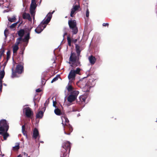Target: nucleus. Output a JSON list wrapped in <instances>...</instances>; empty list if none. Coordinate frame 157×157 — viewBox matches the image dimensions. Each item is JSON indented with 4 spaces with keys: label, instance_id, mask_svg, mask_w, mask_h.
<instances>
[{
    "label": "nucleus",
    "instance_id": "nucleus-1",
    "mask_svg": "<svg viewBox=\"0 0 157 157\" xmlns=\"http://www.w3.org/2000/svg\"><path fill=\"white\" fill-rule=\"evenodd\" d=\"M54 10L52 12H49L45 18L42 21L40 24L35 29V32L39 34L41 33L46 27L47 25L49 23L52 17V15L54 12Z\"/></svg>",
    "mask_w": 157,
    "mask_h": 157
},
{
    "label": "nucleus",
    "instance_id": "nucleus-2",
    "mask_svg": "<svg viewBox=\"0 0 157 157\" xmlns=\"http://www.w3.org/2000/svg\"><path fill=\"white\" fill-rule=\"evenodd\" d=\"M62 147L60 157H68L71 148L70 143L68 141L63 143Z\"/></svg>",
    "mask_w": 157,
    "mask_h": 157
},
{
    "label": "nucleus",
    "instance_id": "nucleus-3",
    "mask_svg": "<svg viewBox=\"0 0 157 157\" xmlns=\"http://www.w3.org/2000/svg\"><path fill=\"white\" fill-rule=\"evenodd\" d=\"M24 63L21 62L17 65L16 66L15 71H14V68H12V75L11 77L12 78L15 77H19L17 75V74H21L23 71Z\"/></svg>",
    "mask_w": 157,
    "mask_h": 157
},
{
    "label": "nucleus",
    "instance_id": "nucleus-4",
    "mask_svg": "<svg viewBox=\"0 0 157 157\" xmlns=\"http://www.w3.org/2000/svg\"><path fill=\"white\" fill-rule=\"evenodd\" d=\"M63 118L65 119V122L66 123L65 125L62 123V124L64 126V133L67 135H70L71 133L73 131V128L69 124V121L67 117L66 116H64L63 117Z\"/></svg>",
    "mask_w": 157,
    "mask_h": 157
},
{
    "label": "nucleus",
    "instance_id": "nucleus-5",
    "mask_svg": "<svg viewBox=\"0 0 157 157\" xmlns=\"http://www.w3.org/2000/svg\"><path fill=\"white\" fill-rule=\"evenodd\" d=\"M9 128V124L5 119H2L0 121V134L8 131Z\"/></svg>",
    "mask_w": 157,
    "mask_h": 157
},
{
    "label": "nucleus",
    "instance_id": "nucleus-6",
    "mask_svg": "<svg viewBox=\"0 0 157 157\" xmlns=\"http://www.w3.org/2000/svg\"><path fill=\"white\" fill-rule=\"evenodd\" d=\"M68 25L70 28L71 29L73 34H76L78 31L76 26V23L75 20H70L68 21Z\"/></svg>",
    "mask_w": 157,
    "mask_h": 157
},
{
    "label": "nucleus",
    "instance_id": "nucleus-7",
    "mask_svg": "<svg viewBox=\"0 0 157 157\" xmlns=\"http://www.w3.org/2000/svg\"><path fill=\"white\" fill-rule=\"evenodd\" d=\"M79 93V92L77 90H74L71 93L67 98L68 101L71 102L74 101L76 98L77 97Z\"/></svg>",
    "mask_w": 157,
    "mask_h": 157
},
{
    "label": "nucleus",
    "instance_id": "nucleus-8",
    "mask_svg": "<svg viewBox=\"0 0 157 157\" xmlns=\"http://www.w3.org/2000/svg\"><path fill=\"white\" fill-rule=\"evenodd\" d=\"M30 30L27 33V34L25 35L24 38H22V41L25 43L23 45V46L25 47H26L28 44L29 40L30 39Z\"/></svg>",
    "mask_w": 157,
    "mask_h": 157
},
{
    "label": "nucleus",
    "instance_id": "nucleus-9",
    "mask_svg": "<svg viewBox=\"0 0 157 157\" xmlns=\"http://www.w3.org/2000/svg\"><path fill=\"white\" fill-rule=\"evenodd\" d=\"M37 5L36 3H31L30 8V12L32 16L33 17V19H34L35 14V9Z\"/></svg>",
    "mask_w": 157,
    "mask_h": 157
},
{
    "label": "nucleus",
    "instance_id": "nucleus-10",
    "mask_svg": "<svg viewBox=\"0 0 157 157\" xmlns=\"http://www.w3.org/2000/svg\"><path fill=\"white\" fill-rule=\"evenodd\" d=\"M26 109L24 112L25 111V115L27 118H31L33 115V112L31 109Z\"/></svg>",
    "mask_w": 157,
    "mask_h": 157
},
{
    "label": "nucleus",
    "instance_id": "nucleus-11",
    "mask_svg": "<svg viewBox=\"0 0 157 157\" xmlns=\"http://www.w3.org/2000/svg\"><path fill=\"white\" fill-rule=\"evenodd\" d=\"M5 74L4 69L0 71V90L2 91V80Z\"/></svg>",
    "mask_w": 157,
    "mask_h": 157
},
{
    "label": "nucleus",
    "instance_id": "nucleus-12",
    "mask_svg": "<svg viewBox=\"0 0 157 157\" xmlns=\"http://www.w3.org/2000/svg\"><path fill=\"white\" fill-rule=\"evenodd\" d=\"M79 57L75 53H71L69 58V60L71 62L75 61L77 59H79Z\"/></svg>",
    "mask_w": 157,
    "mask_h": 157
},
{
    "label": "nucleus",
    "instance_id": "nucleus-13",
    "mask_svg": "<svg viewBox=\"0 0 157 157\" xmlns=\"http://www.w3.org/2000/svg\"><path fill=\"white\" fill-rule=\"evenodd\" d=\"M96 80V79L93 78L90 79L86 84V86L88 85L90 87H93L95 85L96 82L95 81Z\"/></svg>",
    "mask_w": 157,
    "mask_h": 157
},
{
    "label": "nucleus",
    "instance_id": "nucleus-14",
    "mask_svg": "<svg viewBox=\"0 0 157 157\" xmlns=\"http://www.w3.org/2000/svg\"><path fill=\"white\" fill-rule=\"evenodd\" d=\"M73 72L71 70L68 75V78L70 82H72V81L74 80L75 79L76 75L74 73V71Z\"/></svg>",
    "mask_w": 157,
    "mask_h": 157
},
{
    "label": "nucleus",
    "instance_id": "nucleus-15",
    "mask_svg": "<svg viewBox=\"0 0 157 157\" xmlns=\"http://www.w3.org/2000/svg\"><path fill=\"white\" fill-rule=\"evenodd\" d=\"M63 109H55L54 113L56 115L58 116H61L63 115L64 113L63 111Z\"/></svg>",
    "mask_w": 157,
    "mask_h": 157
},
{
    "label": "nucleus",
    "instance_id": "nucleus-16",
    "mask_svg": "<svg viewBox=\"0 0 157 157\" xmlns=\"http://www.w3.org/2000/svg\"><path fill=\"white\" fill-rule=\"evenodd\" d=\"M22 17L23 19H27L29 21H32V18H31L29 14L27 13L26 12H24L22 15Z\"/></svg>",
    "mask_w": 157,
    "mask_h": 157
},
{
    "label": "nucleus",
    "instance_id": "nucleus-17",
    "mask_svg": "<svg viewBox=\"0 0 157 157\" xmlns=\"http://www.w3.org/2000/svg\"><path fill=\"white\" fill-rule=\"evenodd\" d=\"M72 62L71 66L74 68L75 66H80L81 65L80 62L79 61L78 59H77L75 61Z\"/></svg>",
    "mask_w": 157,
    "mask_h": 157
},
{
    "label": "nucleus",
    "instance_id": "nucleus-18",
    "mask_svg": "<svg viewBox=\"0 0 157 157\" xmlns=\"http://www.w3.org/2000/svg\"><path fill=\"white\" fill-rule=\"evenodd\" d=\"M44 113L43 111L40 110L39 111L36 115V119H41L44 115Z\"/></svg>",
    "mask_w": 157,
    "mask_h": 157
},
{
    "label": "nucleus",
    "instance_id": "nucleus-19",
    "mask_svg": "<svg viewBox=\"0 0 157 157\" xmlns=\"http://www.w3.org/2000/svg\"><path fill=\"white\" fill-rule=\"evenodd\" d=\"M89 60L91 65H93L95 63L96 59L95 57L92 56H90L89 57Z\"/></svg>",
    "mask_w": 157,
    "mask_h": 157
},
{
    "label": "nucleus",
    "instance_id": "nucleus-20",
    "mask_svg": "<svg viewBox=\"0 0 157 157\" xmlns=\"http://www.w3.org/2000/svg\"><path fill=\"white\" fill-rule=\"evenodd\" d=\"M39 135V132L36 128H35L33 131V137L35 139L37 138Z\"/></svg>",
    "mask_w": 157,
    "mask_h": 157
},
{
    "label": "nucleus",
    "instance_id": "nucleus-21",
    "mask_svg": "<svg viewBox=\"0 0 157 157\" xmlns=\"http://www.w3.org/2000/svg\"><path fill=\"white\" fill-rule=\"evenodd\" d=\"M7 132V131H5L4 132H2V134H0V135L3 136L4 140H6L7 138L9 136V134Z\"/></svg>",
    "mask_w": 157,
    "mask_h": 157
},
{
    "label": "nucleus",
    "instance_id": "nucleus-22",
    "mask_svg": "<svg viewBox=\"0 0 157 157\" xmlns=\"http://www.w3.org/2000/svg\"><path fill=\"white\" fill-rule=\"evenodd\" d=\"M71 82H70V81H69L68 85L66 87V88L68 92L72 91V92L73 91L72 90L74 89V88L70 84V83Z\"/></svg>",
    "mask_w": 157,
    "mask_h": 157
},
{
    "label": "nucleus",
    "instance_id": "nucleus-23",
    "mask_svg": "<svg viewBox=\"0 0 157 157\" xmlns=\"http://www.w3.org/2000/svg\"><path fill=\"white\" fill-rule=\"evenodd\" d=\"M75 49L76 53L78 55V57H79L81 52V50L80 49V47L79 45L76 44L75 46Z\"/></svg>",
    "mask_w": 157,
    "mask_h": 157
},
{
    "label": "nucleus",
    "instance_id": "nucleus-24",
    "mask_svg": "<svg viewBox=\"0 0 157 157\" xmlns=\"http://www.w3.org/2000/svg\"><path fill=\"white\" fill-rule=\"evenodd\" d=\"M25 32L23 29H20L18 32V35L19 36V37L22 38L25 34Z\"/></svg>",
    "mask_w": 157,
    "mask_h": 157
},
{
    "label": "nucleus",
    "instance_id": "nucleus-25",
    "mask_svg": "<svg viewBox=\"0 0 157 157\" xmlns=\"http://www.w3.org/2000/svg\"><path fill=\"white\" fill-rule=\"evenodd\" d=\"M74 68L72 67V69L71 70V71L73 72V71H74V73L75 74V75H76V74H79L81 70V69L77 67L76 68V69L75 70L74 69Z\"/></svg>",
    "mask_w": 157,
    "mask_h": 157
},
{
    "label": "nucleus",
    "instance_id": "nucleus-26",
    "mask_svg": "<svg viewBox=\"0 0 157 157\" xmlns=\"http://www.w3.org/2000/svg\"><path fill=\"white\" fill-rule=\"evenodd\" d=\"M87 98V96L86 95H82L79 97V99L80 101L85 102L86 99Z\"/></svg>",
    "mask_w": 157,
    "mask_h": 157
},
{
    "label": "nucleus",
    "instance_id": "nucleus-27",
    "mask_svg": "<svg viewBox=\"0 0 157 157\" xmlns=\"http://www.w3.org/2000/svg\"><path fill=\"white\" fill-rule=\"evenodd\" d=\"M16 145L14 147H13V150L15 151H17L20 148V144L19 143H17L16 144Z\"/></svg>",
    "mask_w": 157,
    "mask_h": 157
},
{
    "label": "nucleus",
    "instance_id": "nucleus-28",
    "mask_svg": "<svg viewBox=\"0 0 157 157\" xmlns=\"http://www.w3.org/2000/svg\"><path fill=\"white\" fill-rule=\"evenodd\" d=\"M21 40L22 41V39L21 38V37H19L17 38L14 45L18 46V45L20 43Z\"/></svg>",
    "mask_w": 157,
    "mask_h": 157
},
{
    "label": "nucleus",
    "instance_id": "nucleus-29",
    "mask_svg": "<svg viewBox=\"0 0 157 157\" xmlns=\"http://www.w3.org/2000/svg\"><path fill=\"white\" fill-rule=\"evenodd\" d=\"M19 49V47L18 46L14 45L13 48V53H16L17 51Z\"/></svg>",
    "mask_w": 157,
    "mask_h": 157
},
{
    "label": "nucleus",
    "instance_id": "nucleus-30",
    "mask_svg": "<svg viewBox=\"0 0 157 157\" xmlns=\"http://www.w3.org/2000/svg\"><path fill=\"white\" fill-rule=\"evenodd\" d=\"M51 99V100H53V98H48L46 101L45 102L44 104V108H46V107H47V105L49 103V99Z\"/></svg>",
    "mask_w": 157,
    "mask_h": 157
},
{
    "label": "nucleus",
    "instance_id": "nucleus-31",
    "mask_svg": "<svg viewBox=\"0 0 157 157\" xmlns=\"http://www.w3.org/2000/svg\"><path fill=\"white\" fill-rule=\"evenodd\" d=\"M8 20L11 22L14 21V20L16 19L15 16H13L12 17H8Z\"/></svg>",
    "mask_w": 157,
    "mask_h": 157
},
{
    "label": "nucleus",
    "instance_id": "nucleus-32",
    "mask_svg": "<svg viewBox=\"0 0 157 157\" xmlns=\"http://www.w3.org/2000/svg\"><path fill=\"white\" fill-rule=\"evenodd\" d=\"M79 7L80 6L78 5H75L73 6L72 9L75 11H76L78 9Z\"/></svg>",
    "mask_w": 157,
    "mask_h": 157
},
{
    "label": "nucleus",
    "instance_id": "nucleus-33",
    "mask_svg": "<svg viewBox=\"0 0 157 157\" xmlns=\"http://www.w3.org/2000/svg\"><path fill=\"white\" fill-rule=\"evenodd\" d=\"M59 77V75H57L56 77L54 78L51 82L52 83L53 82H54L56 81L58 79V78Z\"/></svg>",
    "mask_w": 157,
    "mask_h": 157
},
{
    "label": "nucleus",
    "instance_id": "nucleus-34",
    "mask_svg": "<svg viewBox=\"0 0 157 157\" xmlns=\"http://www.w3.org/2000/svg\"><path fill=\"white\" fill-rule=\"evenodd\" d=\"M67 40L68 44L69 46H71V40L70 37L69 36L67 37Z\"/></svg>",
    "mask_w": 157,
    "mask_h": 157
},
{
    "label": "nucleus",
    "instance_id": "nucleus-35",
    "mask_svg": "<svg viewBox=\"0 0 157 157\" xmlns=\"http://www.w3.org/2000/svg\"><path fill=\"white\" fill-rule=\"evenodd\" d=\"M76 11L74 10L72 8L71 9V11L70 13V16L71 17H73V14Z\"/></svg>",
    "mask_w": 157,
    "mask_h": 157
},
{
    "label": "nucleus",
    "instance_id": "nucleus-36",
    "mask_svg": "<svg viewBox=\"0 0 157 157\" xmlns=\"http://www.w3.org/2000/svg\"><path fill=\"white\" fill-rule=\"evenodd\" d=\"M17 22L15 23H14L12 25H11L10 26V28L11 29H13V28L17 25Z\"/></svg>",
    "mask_w": 157,
    "mask_h": 157
},
{
    "label": "nucleus",
    "instance_id": "nucleus-37",
    "mask_svg": "<svg viewBox=\"0 0 157 157\" xmlns=\"http://www.w3.org/2000/svg\"><path fill=\"white\" fill-rule=\"evenodd\" d=\"M52 100L53 101V106L54 107H55V108H58L56 106V102L55 101H54L53 99Z\"/></svg>",
    "mask_w": 157,
    "mask_h": 157
},
{
    "label": "nucleus",
    "instance_id": "nucleus-38",
    "mask_svg": "<svg viewBox=\"0 0 157 157\" xmlns=\"http://www.w3.org/2000/svg\"><path fill=\"white\" fill-rule=\"evenodd\" d=\"M89 11L88 9H87L86 10V17H88L89 16Z\"/></svg>",
    "mask_w": 157,
    "mask_h": 157
},
{
    "label": "nucleus",
    "instance_id": "nucleus-39",
    "mask_svg": "<svg viewBox=\"0 0 157 157\" xmlns=\"http://www.w3.org/2000/svg\"><path fill=\"white\" fill-rule=\"evenodd\" d=\"M8 32V30L7 29H5L4 32V34L5 35V39H6L7 37V35L6 34V33H7Z\"/></svg>",
    "mask_w": 157,
    "mask_h": 157
},
{
    "label": "nucleus",
    "instance_id": "nucleus-40",
    "mask_svg": "<svg viewBox=\"0 0 157 157\" xmlns=\"http://www.w3.org/2000/svg\"><path fill=\"white\" fill-rule=\"evenodd\" d=\"M81 110L80 109H73V110L72 111H79Z\"/></svg>",
    "mask_w": 157,
    "mask_h": 157
},
{
    "label": "nucleus",
    "instance_id": "nucleus-41",
    "mask_svg": "<svg viewBox=\"0 0 157 157\" xmlns=\"http://www.w3.org/2000/svg\"><path fill=\"white\" fill-rule=\"evenodd\" d=\"M5 52L4 50V49H0V54H2L3 55V53Z\"/></svg>",
    "mask_w": 157,
    "mask_h": 157
},
{
    "label": "nucleus",
    "instance_id": "nucleus-42",
    "mask_svg": "<svg viewBox=\"0 0 157 157\" xmlns=\"http://www.w3.org/2000/svg\"><path fill=\"white\" fill-rule=\"evenodd\" d=\"M6 54H7V58H8V57H9V56H10V51H8L7 52Z\"/></svg>",
    "mask_w": 157,
    "mask_h": 157
},
{
    "label": "nucleus",
    "instance_id": "nucleus-43",
    "mask_svg": "<svg viewBox=\"0 0 157 157\" xmlns=\"http://www.w3.org/2000/svg\"><path fill=\"white\" fill-rule=\"evenodd\" d=\"M25 125H23L22 126V131L24 132L25 130Z\"/></svg>",
    "mask_w": 157,
    "mask_h": 157
},
{
    "label": "nucleus",
    "instance_id": "nucleus-44",
    "mask_svg": "<svg viewBox=\"0 0 157 157\" xmlns=\"http://www.w3.org/2000/svg\"><path fill=\"white\" fill-rule=\"evenodd\" d=\"M22 153L23 154V155L24 156L27 157H28V154L27 153H26V152H23Z\"/></svg>",
    "mask_w": 157,
    "mask_h": 157
},
{
    "label": "nucleus",
    "instance_id": "nucleus-45",
    "mask_svg": "<svg viewBox=\"0 0 157 157\" xmlns=\"http://www.w3.org/2000/svg\"><path fill=\"white\" fill-rule=\"evenodd\" d=\"M109 24L108 23H103L102 24V25L104 26H108Z\"/></svg>",
    "mask_w": 157,
    "mask_h": 157
},
{
    "label": "nucleus",
    "instance_id": "nucleus-46",
    "mask_svg": "<svg viewBox=\"0 0 157 157\" xmlns=\"http://www.w3.org/2000/svg\"><path fill=\"white\" fill-rule=\"evenodd\" d=\"M22 132L24 135L26 136H27L26 132L25 131H24V132H23V131H22Z\"/></svg>",
    "mask_w": 157,
    "mask_h": 157
},
{
    "label": "nucleus",
    "instance_id": "nucleus-47",
    "mask_svg": "<svg viewBox=\"0 0 157 157\" xmlns=\"http://www.w3.org/2000/svg\"><path fill=\"white\" fill-rule=\"evenodd\" d=\"M41 90L40 89H37L36 90V92H40L41 91Z\"/></svg>",
    "mask_w": 157,
    "mask_h": 157
},
{
    "label": "nucleus",
    "instance_id": "nucleus-48",
    "mask_svg": "<svg viewBox=\"0 0 157 157\" xmlns=\"http://www.w3.org/2000/svg\"><path fill=\"white\" fill-rule=\"evenodd\" d=\"M32 3H36V0H31V2Z\"/></svg>",
    "mask_w": 157,
    "mask_h": 157
},
{
    "label": "nucleus",
    "instance_id": "nucleus-49",
    "mask_svg": "<svg viewBox=\"0 0 157 157\" xmlns=\"http://www.w3.org/2000/svg\"><path fill=\"white\" fill-rule=\"evenodd\" d=\"M9 11V10H5L3 11V13H5L8 12Z\"/></svg>",
    "mask_w": 157,
    "mask_h": 157
},
{
    "label": "nucleus",
    "instance_id": "nucleus-50",
    "mask_svg": "<svg viewBox=\"0 0 157 157\" xmlns=\"http://www.w3.org/2000/svg\"><path fill=\"white\" fill-rule=\"evenodd\" d=\"M67 33H65L63 35V38H64V36L66 35H67Z\"/></svg>",
    "mask_w": 157,
    "mask_h": 157
},
{
    "label": "nucleus",
    "instance_id": "nucleus-51",
    "mask_svg": "<svg viewBox=\"0 0 157 157\" xmlns=\"http://www.w3.org/2000/svg\"><path fill=\"white\" fill-rule=\"evenodd\" d=\"M17 157H22V156H21V155H19Z\"/></svg>",
    "mask_w": 157,
    "mask_h": 157
},
{
    "label": "nucleus",
    "instance_id": "nucleus-52",
    "mask_svg": "<svg viewBox=\"0 0 157 157\" xmlns=\"http://www.w3.org/2000/svg\"><path fill=\"white\" fill-rule=\"evenodd\" d=\"M25 106H29V105H25Z\"/></svg>",
    "mask_w": 157,
    "mask_h": 157
},
{
    "label": "nucleus",
    "instance_id": "nucleus-53",
    "mask_svg": "<svg viewBox=\"0 0 157 157\" xmlns=\"http://www.w3.org/2000/svg\"><path fill=\"white\" fill-rule=\"evenodd\" d=\"M28 157H31V156L29 155V156H28Z\"/></svg>",
    "mask_w": 157,
    "mask_h": 157
},
{
    "label": "nucleus",
    "instance_id": "nucleus-54",
    "mask_svg": "<svg viewBox=\"0 0 157 157\" xmlns=\"http://www.w3.org/2000/svg\"><path fill=\"white\" fill-rule=\"evenodd\" d=\"M4 85L6 86V85L5 84H4Z\"/></svg>",
    "mask_w": 157,
    "mask_h": 157
},
{
    "label": "nucleus",
    "instance_id": "nucleus-55",
    "mask_svg": "<svg viewBox=\"0 0 157 157\" xmlns=\"http://www.w3.org/2000/svg\"><path fill=\"white\" fill-rule=\"evenodd\" d=\"M80 116V114H78V116Z\"/></svg>",
    "mask_w": 157,
    "mask_h": 157
},
{
    "label": "nucleus",
    "instance_id": "nucleus-56",
    "mask_svg": "<svg viewBox=\"0 0 157 157\" xmlns=\"http://www.w3.org/2000/svg\"><path fill=\"white\" fill-rule=\"evenodd\" d=\"M26 108H29V107H26Z\"/></svg>",
    "mask_w": 157,
    "mask_h": 157
},
{
    "label": "nucleus",
    "instance_id": "nucleus-57",
    "mask_svg": "<svg viewBox=\"0 0 157 157\" xmlns=\"http://www.w3.org/2000/svg\"><path fill=\"white\" fill-rule=\"evenodd\" d=\"M4 155L3 154V155H2V156H4Z\"/></svg>",
    "mask_w": 157,
    "mask_h": 157
},
{
    "label": "nucleus",
    "instance_id": "nucleus-58",
    "mask_svg": "<svg viewBox=\"0 0 157 157\" xmlns=\"http://www.w3.org/2000/svg\"><path fill=\"white\" fill-rule=\"evenodd\" d=\"M2 92V91H1L0 90V93L1 92Z\"/></svg>",
    "mask_w": 157,
    "mask_h": 157
},
{
    "label": "nucleus",
    "instance_id": "nucleus-59",
    "mask_svg": "<svg viewBox=\"0 0 157 157\" xmlns=\"http://www.w3.org/2000/svg\"><path fill=\"white\" fill-rule=\"evenodd\" d=\"M157 120L156 121V122H157Z\"/></svg>",
    "mask_w": 157,
    "mask_h": 157
}]
</instances>
